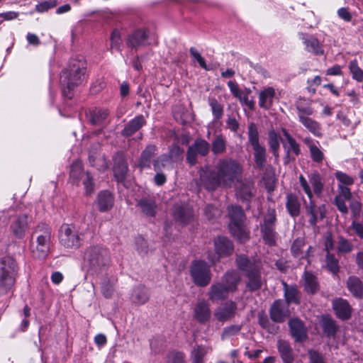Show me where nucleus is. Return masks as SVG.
I'll list each match as a JSON object with an SVG mask.
<instances>
[{
  "label": "nucleus",
  "instance_id": "nucleus-1",
  "mask_svg": "<svg viewBox=\"0 0 363 363\" xmlns=\"http://www.w3.org/2000/svg\"><path fill=\"white\" fill-rule=\"evenodd\" d=\"M242 167L235 160L223 159L216 163L214 171L201 169V180L208 190H214L218 186L231 187L241 179Z\"/></svg>",
  "mask_w": 363,
  "mask_h": 363
},
{
  "label": "nucleus",
  "instance_id": "nucleus-2",
  "mask_svg": "<svg viewBox=\"0 0 363 363\" xmlns=\"http://www.w3.org/2000/svg\"><path fill=\"white\" fill-rule=\"evenodd\" d=\"M86 63L83 56L72 57L67 67L60 74V83L63 87V93L71 98V91L82 84L84 77Z\"/></svg>",
  "mask_w": 363,
  "mask_h": 363
},
{
  "label": "nucleus",
  "instance_id": "nucleus-3",
  "mask_svg": "<svg viewBox=\"0 0 363 363\" xmlns=\"http://www.w3.org/2000/svg\"><path fill=\"white\" fill-rule=\"evenodd\" d=\"M83 261L89 272L99 274L107 269L111 262V256L106 247L101 245H93L85 249Z\"/></svg>",
  "mask_w": 363,
  "mask_h": 363
},
{
  "label": "nucleus",
  "instance_id": "nucleus-4",
  "mask_svg": "<svg viewBox=\"0 0 363 363\" xmlns=\"http://www.w3.org/2000/svg\"><path fill=\"white\" fill-rule=\"evenodd\" d=\"M240 281L238 273L235 271L227 272L221 281L214 283L209 289L208 298L212 302H218L226 299L230 293L234 292Z\"/></svg>",
  "mask_w": 363,
  "mask_h": 363
},
{
  "label": "nucleus",
  "instance_id": "nucleus-5",
  "mask_svg": "<svg viewBox=\"0 0 363 363\" xmlns=\"http://www.w3.org/2000/svg\"><path fill=\"white\" fill-rule=\"evenodd\" d=\"M52 237V229L45 223L38 225L33 232L31 251L34 257L45 259L49 254Z\"/></svg>",
  "mask_w": 363,
  "mask_h": 363
},
{
  "label": "nucleus",
  "instance_id": "nucleus-6",
  "mask_svg": "<svg viewBox=\"0 0 363 363\" xmlns=\"http://www.w3.org/2000/svg\"><path fill=\"white\" fill-rule=\"evenodd\" d=\"M230 218L229 229L232 235L240 242H245L250 239V230L246 228L245 215L241 207L232 205L228 207Z\"/></svg>",
  "mask_w": 363,
  "mask_h": 363
},
{
  "label": "nucleus",
  "instance_id": "nucleus-7",
  "mask_svg": "<svg viewBox=\"0 0 363 363\" xmlns=\"http://www.w3.org/2000/svg\"><path fill=\"white\" fill-rule=\"evenodd\" d=\"M18 267L11 256L0 259V293H6L11 289L18 274Z\"/></svg>",
  "mask_w": 363,
  "mask_h": 363
},
{
  "label": "nucleus",
  "instance_id": "nucleus-8",
  "mask_svg": "<svg viewBox=\"0 0 363 363\" xmlns=\"http://www.w3.org/2000/svg\"><path fill=\"white\" fill-rule=\"evenodd\" d=\"M299 184L309 199V202L306 205V214L309 217L308 223L315 228L318 220H322L325 216V205L316 206L313 201V192L311 189L303 175L300 174L298 177Z\"/></svg>",
  "mask_w": 363,
  "mask_h": 363
},
{
  "label": "nucleus",
  "instance_id": "nucleus-9",
  "mask_svg": "<svg viewBox=\"0 0 363 363\" xmlns=\"http://www.w3.org/2000/svg\"><path fill=\"white\" fill-rule=\"evenodd\" d=\"M84 234L74 224L64 223L59 230V242L65 248L77 250L81 247Z\"/></svg>",
  "mask_w": 363,
  "mask_h": 363
},
{
  "label": "nucleus",
  "instance_id": "nucleus-10",
  "mask_svg": "<svg viewBox=\"0 0 363 363\" xmlns=\"http://www.w3.org/2000/svg\"><path fill=\"white\" fill-rule=\"evenodd\" d=\"M277 215L274 209L267 211L264 217L263 222L260 223V231L265 244L273 246L276 244L277 233L275 230Z\"/></svg>",
  "mask_w": 363,
  "mask_h": 363
},
{
  "label": "nucleus",
  "instance_id": "nucleus-11",
  "mask_svg": "<svg viewBox=\"0 0 363 363\" xmlns=\"http://www.w3.org/2000/svg\"><path fill=\"white\" fill-rule=\"evenodd\" d=\"M70 179L73 184H79V181L82 182L86 195H91L94 191L93 178L89 172H84L82 164L79 161L72 163L70 169Z\"/></svg>",
  "mask_w": 363,
  "mask_h": 363
},
{
  "label": "nucleus",
  "instance_id": "nucleus-12",
  "mask_svg": "<svg viewBox=\"0 0 363 363\" xmlns=\"http://www.w3.org/2000/svg\"><path fill=\"white\" fill-rule=\"evenodd\" d=\"M216 255L208 253L207 258L211 264H215L222 257L231 255L234 252L233 242L225 236H219L214 240Z\"/></svg>",
  "mask_w": 363,
  "mask_h": 363
},
{
  "label": "nucleus",
  "instance_id": "nucleus-13",
  "mask_svg": "<svg viewBox=\"0 0 363 363\" xmlns=\"http://www.w3.org/2000/svg\"><path fill=\"white\" fill-rule=\"evenodd\" d=\"M190 271L192 279L197 286H206L210 283L211 279L210 266L204 261H194Z\"/></svg>",
  "mask_w": 363,
  "mask_h": 363
},
{
  "label": "nucleus",
  "instance_id": "nucleus-14",
  "mask_svg": "<svg viewBox=\"0 0 363 363\" xmlns=\"http://www.w3.org/2000/svg\"><path fill=\"white\" fill-rule=\"evenodd\" d=\"M235 184V195L242 202H247V208H250L249 202L255 194L254 184L248 179H239Z\"/></svg>",
  "mask_w": 363,
  "mask_h": 363
},
{
  "label": "nucleus",
  "instance_id": "nucleus-15",
  "mask_svg": "<svg viewBox=\"0 0 363 363\" xmlns=\"http://www.w3.org/2000/svg\"><path fill=\"white\" fill-rule=\"evenodd\" d=\"M298 38L304 45L306 52L316 56H320L324 54L323 42L319 40L315 35L301 32L298 33Z\"/></svg>",
  "mask_w": 363,
  "mask_h": 363
},
{
  "label": "nucleus",
  "instance_id": "nucleus-16",
  "mask_svg": "<svg viewBox=\"0 0 363 363\" xmlns=\"http://www.w3.org/2000/svg\"><path fill=\"white\" fill-rule=\"evenodd\" d=\"M184 150L177 145H173L169 147V155H163L154 160L153 165L155 171H159L160 166L164 167L169 163L178 162L182 160Z\"/></svg>",
  "mask_w": 363,
  "mask_h": 363
},
{
  "label": "nucleus",
  "instance_id": "nucleus-17",
  "mask_svg": "<svg viewBox=\"0 0 363 363\" xmlns=\"http://www.w3.org/2000/svg\"><path fill=\"white\" fill-rule=\"evenodd\" d=\"M238 309L237 303L233 301H228L219 306L214 311L215 318L220 322H226L234 318Z\"/></svg>",
  "mask_w": 363,
  "mask_h": 363
},
{
  "label": "nucleus",
  "instance_id": "nucleus-18",
  "mask_svg": "<svg viewBox=\"0 0 363 363\" xmlns=\"http://www.w3.org/2000/svg\"><path fill=\"white\" fill-rule=\"evenodd\" d=\"M113 174L118 182L123 183L128 173V164L123 152H117L113 157Z\"/></svg>",
  "mask_w": 363,
  "mask_h": 363
},
{
  "label": "nucleus",
  "instance_id": "nucleus-19",
  "mask_svg": "<svg viewBox=\"0 0 363 363\" xmlns=\"http://www.w3.org/2000/svg\"><path fill=\"white\" fill-rule=\"evenodd\" d=\"M271 319L276 323H282L290 315L289 306L281 299L276 300L269 310Z\"/></svg>",
  "mask_w": 363,
  "mask_h": 363
},
{
  "label": "nucleus",
  "instance_id": "nucleus-20",
  "mask_svg": "<svg viewBox=\"0 0 363 363\" xmlns=\"http://www.w3.org/2000/svg\"><path fill=\"white\" fill-rule=\"evenodd\" d=\"M174 219L182 225L190 223L194 218L192 208L187 204H176L173 208Z\"/></svg>",
  "mask_w": 363,
  "mask_h": 363
},
{
  "label": "nucleus",
  "instance_id": "nucleus-21",
  "mask_svg": "<svg viewBox=\"0 0 363 363\" xmlns=\"http://www.w3.org/2000/svg\"><path fill=\"white\" fill-rule=\"evenodd\" d=\"M208 104L211 107V113L213 116V121L211 125H208V135L211 134L218 136L216 133H213L212 127L220 126L221 125L220 119L223 116V105L220 104L218 100L214 97L208 98Z\"/></svg>",
  "mask_w": 363,
  "mask_h": 363
},
{
  "label": "nucleus",
  "instance_id": "nucleus-22",
  "mask_svg": "<svg viewBox=\"0 0 363 363\" xmlns=\"http://www.w3.org/2000/svg\"><path fill=\"white\" fill-rule=\"evenodd\" d=\"M211 317L210 304L206 300H199L194 308V318L201 324L208 322Z\"/></svg>",
  "mask_w": 363,
  "mask_h": 363
},
{
  "label": "nucleus",
  "instance_id": "nucleus-23",
  "mask_svg": "<svg viewBox=\"0 0 363 363\" xmlns=\"http://www.w3.org/2000/svg\"><path fill=\"white\" fill-rule=\"evenodd\" d=\"M147 38L148 33L146 30L138 29L128 36L126 44L129 48L138 49L147 45Z\"/></svg>",
  "mask_w": 363,
  "mask_h": 363
},
{
  "label": "nucleus",
  "instance_id": "nucleus-24",
  "mask_svg": "<svg viewBox=\"0 0 363 363\" xmlns=\"http://www.w3.org/2000/svg\"><path fill=\"white\" fill-rule=\"evenodd\" d=\"M28 228V219L26 214H21L16 218L11 225V230L17 239H22Z\"/></svg>",
  "mask_w": 363,
  "mask_h": 363
},
{
  "label": "nucleus",
  "instance_id": "nucleus-25",
  "mask_svg": "<svg viewBox=\"0 0 363 363\" xmlns=\"http://www.w3.org/2000/svg\"><path fill=\"white\" fill-rule=\"evenodd\" d=\"M291 336L296 342L302 341L307 337L306 329L303 323L298 318H291L289 321Z\"/></svg>",
  "mask_w": 363,
  "mask_h": 363
},
{
  "label": "nucleus",
  "instance_id": "nucleus-26",
  "mask_svg": "<svg viewBox=\"0 0 363 363\" xmlns=\"http://www.w3.org/2000/svg\"><path fill=\"white\" fill-rule=\"evenodd\" d=\"M333 308L339 318L345 320L351 317L352 308L346 300L342 298L334 300L333 302Z\"/></svg>",
  "mask_w": 363,
  "mask_h": 363
},
{
  "label": "nucleus",
  "instance_id": "nucleus-27",
  "mask_svg": "<svg viewBox=\"0 0 363 363\" xmlns=\"http://www.w3.org/2000/svg\"><path fill=\"white\" fill-rule=\"evenodd\" d=\"M276 94L275 89L272 86L264 88L259 93V106L265 110L269 109L272 104Z\"/></svg>",
  "mask_w": 363,
  "mask_h": 363
},
{
  "label": "nucleus",
  "instance_id": "nucleus-28",
  "mask_svg": "<svg viewBox=\"0 0 363 363\" xmlns=\"http://www.w3.org/2000/svg\"><path fill=\"white\" fill-rule=\"evenodd\" d=\"M301 201L299 197L292 193L288 194L286 197V208L289 214L293 217L296 218L300 215L301 212Z\"/></svg>",
  "mask_w": 363,
  "mask_h": 363
},
{
  "label": "nucleus",
  "instance_id": "nucleus-29",
  "mask_svg": "<svg viewBox=\"0 0 363 363\" xmlns=\"http://www.w3.org/2000/svg\"><path fill=\"white\" fill-rule=\"evenodd\" d=\"M309 184L313 196L315 194L320 196L324 189V182L322 176L316 171L311 173L308 175V180L306 179Z\"/></svg>",
  "mask_w": 363,
  "mask_h": 363
},
{
  "label": "nucleus",
  "instance_id": "nucleus-30",
  "mask_svg": "<svg viewBox=\"0 0 363 363\" xmlns=\"http://www.w3.org/2000/svg\"><path fill=\"white\" fill-rule=\"evenodd\" d=\"M259 138H250V141L254 149L255 160L259 168H262L266 162L265 148L259 143Z\"/></svg>",
  "mask_w": 363,
  "mask_h": 363
},
{
  "label": "nucleus",
  "instance_id": "nucleus-31",
  "mask_svg": "<svg viewBox=\"0 0 363 363\" xmlns=\"http://www.w3.org/2000/svg\"><path fill=\"white\" fill-rule=\"evenodd\" d=\"M173 116L174 119L182 124L190 123L194 120V115L191 111L182 104L174 107Z\"/></svg>",
  "mask_w": 363,
  "mask_h": 363
},
{
  "label": "nucleus",
  "instance_id": "nucleus-32",
  "mask_svg": "<svg viewBox=\"0 0 363 363\" xmlns=\"http://www.w3.org/2000/svg\"><path fill=\"white\" fill-rule=\"evenodd\" d=\"M347 288L357 298H363V282L357 277L351 276L347 280Z\"/></svg>",
  "mask_w": 363,
  "mask_h": 363
},
{
  "label": "nucleus",
  "instance_id": "nucleus-33",
  "mask_svg": "<svg viewBox=\"0 0 363 363\" xmlns=\"http://www.w3.org/2000/svg\"><path fill=\"white\" fill-rule=\"evenodd\" d=\"M277 349L284 363H292L294 357L290 344L284 340L277 341Z\"/></svg>",
  "mask_w": 363,
  "mask_h": 363
},
{
  "label": "nucleus",
  "instance_id": "nucleus-34",
  "mask_svg": "<svg viewBox=\"0 0 363 363\" xmlns=\"http://www.w3.org/2000/svg\"><path fill=\"white\" fill-rule=\"evenodd\" d=\"M113 197L108 191H102L97 196V205L101 212L109 211L113 206Z\"/></svg>",
  "mask_w": 363,
  "mask_h": 363
},
{
  "label": "nucleus",
  "instance_id": "nucleus-35",
  "mask_svg": "<svg viewBox=\"0 0 363 363\" xmlns=\"http://www.w3.org/2000/svg\"><path fill=\"white\" fill-rule=\"evenodd\" d=\"M245 276L248 278L247 286L251 291L258 290L261 288L262 279L260 274V266L257 268H253V269L250 272H247Z\"/></svg>",
  "mask_w": 363,
  "mask_h": 363
},
{
  "label": "nucleus",
  "instance_id": "nucleus-36",
  "mask_svg": "<svg viewBox=\"0 0 363 363\" xmlns=\"http://www.w3.org/2000/svg\"><path fill=\"white\" fill-rule=\"evenodd\" d=\"M145 123V117L143 115L137 116L125 125L123 130V135L130 136L135 133Z\"/></svg>",
  "mask_w": 363,
  "mask_h": 363
},
{
  "label": "nucleus",
  "instance_id": "nucleus-37",
  "mask_svg": "<svg viewBox=\"0 0 363 363\" xmlns=\"http://www.w3.org/2000/svg\"><path fill=\"white\" fill-rule=\"evenodd\" d=\"M108 116V111L102 108H93L89 110L87 117L93 125H102Z\"/></svg>",
  "mask_w": 363,
  "mask_h": 363
},
{
  "label": "nucleus",
  "instance_id": "nucleus-38",
  "mask_svg": "<svg viewBox=\"0 0 363 363\" xmlns=\"http://www.w3.org/2000/svg\"><path fill=\"white\" fill-rule=\"evenodd\" d=\"M150 298L149 290L145 286L140 285L133 289L131 300L133 303L139 305L145 303Z\"/></svg>",
  "mask_w": 363,
  "mask_h": 363
},
{
  "label": "nucleus",
  "instance_id": "nucleus-39",
  "mask_svg": "<svg viewBox=\"0 0 363 363\" xmlns=\"http://www.w3.org/2000/svg\"><path fill=\"white\" fill-rule=\"evenodd\" d=\"M89 161L91 166L96 167L101 172L106 170L108 167V163L105 156L96 152H89Z\"/></svg>",
  "mask_w": 363,
  "mask_h": 363
},
{
  "label": "nucleus",
  "instance_id": "nucleus-40",
  "mask_svg": "<svg viewBox=\"0 0 363 363\" xmlns=\"http://www.w3.org/2000/svg\"><path fill=\"white\" fill-rule=\"evenodd\" d=\"M305 291L310 294H313L319 289L317 278L310 272H305L303 276Z\"/></svg>",
  "mask_w": 363,
  "mask_h": 363
},
{
  "label": "nucleus",
  "instance_id": "nucleus-41",
  "mask_svg": "<svg viewBox=\"0 0 363 363\" xmlns=\"http://www.w3.org/2000/svg\"><path fill=\"white\" fill-rule=\"evenodd\" d=\"M157 147L154 145H149L143 151L140 160L139 162V167L140 170L146 167H150L151 160L152 157L156 154Z\"/></svg>",
  "mask_w": 363,
  "mask_h": 363
},
{
  "label": "nucleus",
  "instance_id": "nucleus-42",
  "mask_svg": "<svg viewBox=\"0 0 363 363\" xmlns=\"http://www.w3.org/2000/svg\"><path fill=\"white\" fill-rule=\"evenodd\" d=\"M237 264L238 268L245 272L246 274L247 272H250L253 269V268H257L259 266V264L256 262H252L245 255H239L236 259Z\"/></svg>",
  "mask_w": 363,
  "mask_h": 363
},
{
  "label": "nucleus",
  "instance_id": "nucleus-43",
  "mask_svg": "<svg viewBox=\"0 0 363 363\" xmlns=\"http://www.w3.org/2000/svg\"><path fill=\"white\" fill-rule=\"evenodd\" d=\"M284 298L286 304L289 306L291 303H299V296L298 290L294 286H289L286 283H284Z\"/></svg>",
  "mask_w": 363,
  "mask_h": 363
},
{
  "label": "nucleus",
  "instance_id": "nucleus-44",
  "mask_svg": "<svg viewBox=\"0 0 363 363\" xmlns=\"http://www.w3.org/2000/svg\"><path fill=\"white\" fill-rule=\"evenodd\" d=\"M138 206L141 208L143 213L149 216H154L155 214L156 204L151 199H142L138 203Z\"/></svg>",
  "mask_w": 363,
  "mask_h": 363
},
{
  "label": "nucleus",
  "instance_id": "nucleus-45",
  "mask_svg": "<svg viewBox=\"0 0 363 363\" xmlns=\"http://www.w3.org/2000/svg\"><path fill=\"white\" fill-rule=\"evenodd\" d=\"M301 123L313 135H320V125L313 119L306 117L301 114L299 115Z\"/></svg>",
  "mask_w": 363,
  "mask_h": 363
},
{
  "label": "nucleus",
  "instance_id": "nucleus-46",
  "mask_svg": "<svg viewBox=\"0 0 363 363\" xmlns=\"http://www.w3.org/2000/svg\"><path fill=\"white\" fill-rule=\"evenodd\" d=\"M207 354V349L202 345H197L191 352V359L193 363H204V357Z\"/></svg>",
  "mask_w": 363,
  "mask_h": 363
},
{
  "label": "nucleus",
  "instance_id": "nucleus-47",
  "mask_svg": "<svg viewBox=\"0 0 363 363\" xmlns=\"http://www.w3.org/2000/svg\"><path fill=\"white\" fill-rule=\"evenodd\" d=\"M322 326L324 333L328 337H334L336 334L337 327L335 322L328 317H323L322 320Z\"/></svg>",
  "mask_w": 363,
  "mask_h": 363
},
{
  "label": "nucleus",
  "instance_id": "nucleus-48",
  "mask_svg": "<svg viewBox=\"0 0 363 363\" xmlns=\"http://www.w3.org/2000/svg\"><path fill=\"white\" fill-rule=\"evenodd\" d=\"M166 363H186L185 354L179 351H171L166 356Z\"/></svg>",
  "mask_w": 363,
  "mask_h": 363
},
{
  "label": "nucleus",
  "instance_id": "nucleus-49",
  "mask_svg": "<svg viewBox=\"0 0 363 363\" xmlns=\"http://www.w3.org/2000/svg\"><path fill=\"white\" fill-rule=\"evenodd\" d=\"M326 267L333 274H337L339 272V262L335 257V255L330 253H327L325 257Z\"/></svg>",
  "mask_w": 363,
  "mask_h": 363
},
{
  "label": "nucleus",
  "instance_id": "nucleus-50",
  "mask_svg": "<svg viewBox=\"0 0 363 363\" xmlns=\"http://www.w3.org/2000/svg\"><path fill=\"white\" fill-rule=\"evenodd\" d=\"M349 69L354 79L357 80V82L363 81V71L358 66L356 60H352L350 62Z\"/></svg>",
  "mask_w": 363,
  "mask_h": 363
},
{
  "label": "nucleus",
  "instance_id": "nucleus-51",
  "mask_svg": "<svg viewBox=\"0 0 363 363\" xmlns=\"http://www.w3.org/2000/svg\"><path fill=\"white\" fill-rule=\"evenodd\" d=\"M305 243L304 241L301 239H296L294 241L291 251L293 255L296 257L301 259L303 257L302 249L304 247Z\"/></svg>",
  "mask_w": 363,
  "mask_h": 363
},
{
  "label": "nucleus",
  "instance_id": "nucleus-52",
  "mask_svg": "<svg viewBox=\"0 0 363 363\" xmlns=\"http://www.w3.org/2000/svg\"><path fill=\"white\" fill-rule=\"evenodd\" d=\"M242 328V325H231L223 328L221 339L225 340L231 336L237 335Z\"/></svg>",
  "mask_w": 363,
  "mask_h": 363
},
{
  "label": "nucleus",
  "instance_id": "nucleus-53",
  "mask_svg": "<svg viewBox=\"0 0 363 363\" xmlns=\"http://www.w3.org/2000/svg\"><path fill=\"white\" fill-rule=\"evenodd\" d=\"M309 150L312 160L317 163L322 162L324 155L320 148L315 145L312 144L310 145Z\"/></svg>",
  "mask_w": 363,
  "mask_h": 363
},
{
  "label": "nucleus",
  "instance_id": "nucleus-54",
  "mask_svg": "<svg viewBox=\"0 0 363 363\" xmlns=\"http://www.w3.org/2000/svg\"><path fill=\"white\" fill-rule=\"evenodd\" d=\"M335 175L337 180L340 182L339 185L350 186L354 184V179L342 172L337 171Z\"/></svg>",
  "mask_w": 363,
  "mask_h": 363
},
{
  "label": "nucleus",
  "instance_id": "nucleus-55",
  "mask_svg": "<svg viewBox=\"0 0 363 363\" xmlns=\"http://www.w3.org/2000/svg\"><path fill=\"white\" fill-rule=\"evenodd\" d=\"M193 146L195 147L198 153L203 156L207 155L209 151V145L204 140L197 139Z\"/></svg>",
  "mask_w": 363,
  "mask_h": 363
},
{
  "label": "nucleus",
  "instance_id": "nucleus-56",
  "mask_svg": "<svg viewBox=\"0 0 363 363\" xmlns=\"http://www.w3.org/2000/svg\"><path fill=\"white\" fill-rule=\"evenodd\" d=\"M353 250V245L345 238L340 237L337 244V250L340 253H349Z\"/></svg>",
  "mask_w": 363,
  "mask_h": 363
},
{
  "label": "nucleus",
  "instance_id": "nucleus-57",
  "mask_svg": "<svg viewBox=\"0 0 363 363\" xmlns=\"http://www.w3.org/2000/svg\"><path fill=\"white\" fill-rule=\"evenodd\" d=\"M111 49H116L120 50V47L122 43L120 32L118 30H113L111 33Z\"/></svg>",
  "mask_w": 363,
  "mask_h": 363
},
{
  "label": "nucleus",
  "instance_id": "nucleus-58",
  "mask_svg": "<svg viewBox=\"0 0 363 363\" xmlns=\"http://www.w3.org/2000/svg\"><path fill=\"white\" fill-rule=\"evenodd\" d=\"M57 4L56 0H49L43 1L35 6V10L39 13H43L48 11L50 9L55 7Z\"/></svg>",
  "mask_w": 363,
  "mask_h": 363
},
{
  "label": "nucleus",
  "instance_id": "nucleus-59",
  "mask_svg": "<svg viewBox=\"0 0 363 363\" xmlns=\"http://www.w3.org/2000/svg\"><path fill=\"white\" fill-rule=\"evenodd\" d=\"M191 56L194 58L195 60L198 62L200 67L205 70H209V67L207 66L204 58L201 55V54L197 51L195 48H191L189 50Z\"/></svg>",
  "mask_w": 363,
  "mask_h": 363
},
{
  "label": "nucleus",
  "instance_id": "nucleus-60",
  "mask_svg": "<svg viewBox=\"0 0 363 363\" xmlns=\"http://www.w3.org/2000/svg\"><path fill=\"white\" fill-rule=\"evenodd\" d=\"M345 199H342V196H335L334 199L335 205L342 215H347L348 213V208L345 203Z\"/></svg>",
  "mask_w": 363,
  "mask_h": 363
},
{
  "label": "nucleus",
  "instance_id": "nucleus-61",
  "mask_svg": "<svg viewBox=\"0 0 363 363\" xmlns=\"http://www.w3.org/2000/svg\"><path fill=\"white\" fill-rule=\"evenodd\" d=\"M287 143L285 145L286 148H287L288 152H292L296 155H298L300 152L299 145L296 142L294 138H286Z\"/></svg>",
  "mask_w": 363,
  "mask_h": 363
},
{
  "label": "nucleus",
  "instance_id": "nucleus-62",
  "mask_svg": "<svg viewBox=\"0 0 363 363\" xmlns=\"http://www.w3.org/2000/svg\"><path fill=\"white\" fill-rule=\"evenodd\" d=\"M225 143L223 138H216L213 143L212 150L215 154L220 153L225 150Z\"/></svg>",
  "mask_w": 363,
  "mask_h": 363
},
{
  "label": "nucleus",
  "instance_id": "nucleus-63",
  "mask_svg": "<svg viewBox=\"0 0 363 363\" xmlns=\"http://www.w3.org/2000/svg\"><path fill=\"white\" fill-rule=\"evenodd\" d=\"M198 152L193 145L190 146L188 149L186 154V160L191 164L194 165L196 162V155Z\"/></svg>",
  "mask_w": 363,
  "mask_h": 363
},
{
  "label": "nucleus",
  "instance_id": "nucleus-64",
  "mask_svg": "<svg viewBox=\"0 0 363 363\" xmlns=\"http://www.w3.org/2000/svg\"><path fill=\"white\" fill-rule=\"evenodd\" d=\"M350 229L352 230L354 234L360 239H363V225L362 223L357 221H352Z\"/></svg>",
  "mask_w": 363,
  "mask_h": 363
}]
</instances>
